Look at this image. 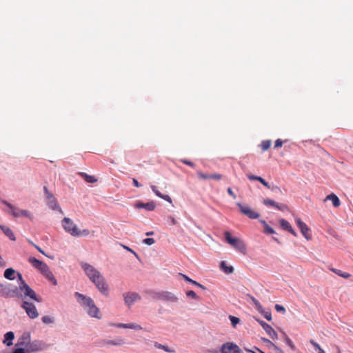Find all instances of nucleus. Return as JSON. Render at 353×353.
<instances>
[{"mask_svg":"<svg viewBox=\"0 0 353 353\" xmlns=\"http://www.w3.org/2000/svg\"><path fill=\"white\" fill-rule=\"evenodd\" d=\"M42 322L46 324H50L54 322L53 319L49 316H44L41 318Z\"/></svg>","mask_w":353,"mask_h":353,"instance_id":"obj_38","label":"nucleus"},{"mask_svg":"<svg viewBox=\"0 0 353 353\" xmlns=\"http://www.w3.org/2000/svg\"><path fill=\"white\" fill-rule=\"evenodd\" d=\"M50 268H48V266L45 263H43V265L41 266V268H39V270L41 271V272L43 274V275L45 274L46 272H47L48 270H49Z\"/></svg>","mask_w":353,"mask_h":353,"instance_id":"obj_47","label":"nucleus"},{"mask_svg":"<svg viewBox=\"0 0 353 353\" xmlns=\"http://www.w3.org/2000/svg\"><path fill=\"white\" fill-rule=\"evenodd\" d=\"M155 346L157 347H158L159 349H162L164 351H165L166 352H170V353H174L175 352V351L174 350H171L169 348L168 346L167 345H161L160 343H155Z\"/></svg>","mask_w":353,"mask_h":353,"instance_id":"obj_35","label":"nucleus"},{"mask_svg":"<svg viewBox=\"0 0 353 353\" xmlns=\"http://www.w3.org/2000/svg\"><path fill=\"white\" fill-rule=\"evenodd\" d=\"M296 223L303 236L307 240H310L312 239V236L310 233V230L307 225L304 222H303L300 218H296Z\"/></svg>","mask_w":353,"mask_h":353,"instance_id":"obj_13","label":"nucleus"},{"mask_svg":"<svg viewBox=\"0 0 353 353\" xmlns=\"http://www.w3.org/2000/svg\"><path fill=\"white\" fill-rule=\"evenodd\" d=\"M125 248L127 250H128V251H130V252H132L135 256H137V254H136V252H134V251H133L132 250H131L130 248H129L128 247H125Z\"/></svg>","mask_w":353,"mask_h":353,"instance_id":"obj_59","label":"nucleus"},{"mask_svg":"<svg viewBox=\"0 0 353 353\" xmlns=\"http://www.w3.org/2000/svg\"><path fill=\"white\" fill-rule=\"evenodd\" d=\"M247 177L248 178V179H250V181H258L261 183V179H263L262 177L261 176H255V175H253V174H248L247 175Z\"/></svg>","mask_w":353,"mask_h":353,"instance_id":"obj_41","label":"nucleus"},{"mask_svg":"<svg viewBox=\"0 0 353 353\" xmlns=\"http://www.w3.org/2000/svg\"><path fill=\"white\" fill-rule=\"evenodd\" d=\"M21 307L26 311L30 319H35L39 316L36 306L32 303L23 301Z\"/></svg>","mask_w":353,"mask_h":353,"instance_id":"obj_8","label":"nucleus"},{"mask_svg":"<svg viewBox=\"0 0 353 353\" xmlns=\"http://www.w3.org/2000/svg\"><path fill=\"white\" fill-rule=\"evenodd\" d=\"M133 185L137 188L141 187V184L139 183V181L136 179H132Z\"/></svg>","mask_w":353,"mask_h":353,"instance_id":"obj_55","label":"nucleus"},{"mask_svg":"<svg viewBox=\"0 0 353 353\" xmlns=\"http://www.w3.org/2000/svg\"><path fill=\"white\" fill-rule=\"evenodd\" d=\"M29 263L35 268L39 270L41 266L43 265V262L37 259L34 257H30L28 259Z\"/></svg>","mask_w":353,"mask_h":353,"instance_id":"obj_27","label":"nucleus"},{"mask_svg":"<svg viewBox=\"0 0 353 353\" xmlns=\"http://www.w3.org/2000/svg\"><path fill=\"white\" fill-rule=\"evenodd\" d=\"M264 232L268 234H272L275 233L274 230L270 225H267L264 227Z\"/></svg>","mask_w":353,"mask_h":353,"instance_id":"obj_40","label":"nucleus"},{"mask_svg":"<svg viewBox=\"0 0 353 353\" xmlns=\"http://www.w3.org/2000/svg\"><path fill=\"white\" fill-rule=\"evenodd\" d=\"M261 183H262L265 187H266L267 188L270 189V185L268 184V182H266L263 179H261Z\"/></svg>","mask_w":353,"mask_h":353,"instance_id":"obj_56","label":"nucleus"},{"mask_svg":"<svg viewBox=\"0 0 353 353\" xmlns=\"http://www.w3.org/2000/svg\"><path fill=\"white\" fill-rule=\"evenodd\" d=\"M222 179V175L220 174H212L210 175V179L220 180Z\"/></svg>","mask_w":353,"mask_h":353,"instance_id":"obj_46","label":"nucleus"},{"mask_svg":"<svg viewBox=\"0 0 353 353\" xmlns=\"http://www.w3.org/2000/svg\"><path fill=\"white\" fill-rule=\"evenodd\" d=\"M6 265V263L5 261L3 259L1 256H0V266L1 267H5Z\"/></svg>","mask_w":353,"mask_h":353,"instance_id":"obj_57","label":"nucleus"},{"mask_svg":"<svg viewBox=\"0 0 353 353\" xmlns=\"http://www.w3.org/2000/svg\"><path fill=\"white\" fill-rule=\"evenodd\" d=\"M41 350V345L37 342L29 343L26 347V351L27 353H35Z\"/></svg>","mask_w":353,"mask_h":353,"instance_id":"obj_19","label":"nucleus"},{"mask_svg":"<svg viewBox=\"0 0 353 353\" xmlns=\"http://www.w3.org/2000/svg\"><path fill=\"white\" fill-rule=\"evenodd\" d=\"M147 236H150V235H153L154 234V232L151 231V232H146L145 234Z\"/></svg>","mask_w":353,"mask_h":353,"instance_id":"obj_61","label":"nucleus"},{"mask_svg":"<svg viewBox=\"0 0 353 353\" xmlns=\"http://www.w3.org/2000/svg\"><path fill=\"white\" fill-rule=\"evenodd\" d=\"M137 208H144L148 211H152L154 210L156 205L154 202L151 201L146 203L138 202L135 205Z\"/></svg>","mask_w":353,"mask_h":353,"instance_id":"obj_20","label":"nucleus"},{"mask_svg":"<svg viewBox=\"0 0 353 353\" xmlns=\"http://www.w3.org/2000/svg\"><path fill=\"white\" fill-rule=\"evenodd\" d=\"M44 191L49 207L54 210L59 209V211L62 212L61 209L59 208L55 197L48 191L46 187H44Z\"/></svg>","mask_w":353,"mask_h":353,"instance_id":"obj_12","label":"nucleus"},{"mask_svg":"<svg viewBox=\"0 0 353 353\" xmlns=\"http://www.w3.org/2000/svg\"><path fill=\"white\" fill-rule=\"evenodd\" d=\"M227 192H228V193L230 196H232L233 197V199H235L236 198V194L234 193V192L232 191V188H230V187H229V188H228V189H227Z\"/></svg>","mask_w":353,"mask_h":353,"instance_id":"obj_52","label":"nucleus"},{"mask_svg":"<svg viewBox=\"0 0 353 353\" xmlns=\"http://www.w3.org/2000/svg\"><path fill=\"white\" fill-rule=\"evenodd\" d=\"M186 295L188 297L193 299H198L199 296L196 295V294L193 290H188L186 292Z\"/></svg>","mask_w":353,"mask_h":353,"instance_id":"obj_39","label":"nucleus"},{"mask_svg":"<svg viewBox=\"0 0 353 353\" xmlns=\"http://www.w3.org/2000/svg\"><path fill=\"white\" fill-rule=\"evenodd\" d=\"M151 189L154 192V193L159 197L163 199V200L172 203V199L171 197L168 194H162L160 191L158 190L157 187L156 185H151Z\"/></svg>","mask_w":353,"mask_h":353,"instance_id":"obj_22","label":"nucleus"},{"mask_svg":"<svg viewBox=\"0 0 353 353\" xmlns=\"http://www.w3.org/2000/svg\"><path fill=\"white\" fill-rule=\"evenodd\" d=\"M197 175H198L199 178L201 179H210V174H204L201 171H198Z\"/></svg>","mask_w":353,"mask_h":353,"instance_id":"obj_42","label":"nucleus"},{"mask_svg":"<svg viewBox=\"0 0 353 353\" xmlns=\"http://www.w3.org/2000/svg\"><path fill=\"white\" fill-rule=\"evenodd\" d=\"M220 268L222 271H223L225 274H231L234 272V268L232 266H228L225 261H221L220 263Z\"/></svg>","mask_w":353,"mask_h":353,"instance_id":"obj_28","label":"nucleus"},{"mask_svg":"<svg viewBox=\"0 0 353 353\" xmlns=\"http://www.w3.org/2000/svg\"><path fill=\"white\" fill-rule=\"evenodd\" d=\"M282 145H283V141H281L280 139L276 140V141L274 143L275 148H281V147H282Z\"/></svg>","mask_w":353,"mask_h":353,"instance_id":"obj_50","label":"nucleus"},{"mask_svg":"<svg viewBox=\"0 0 353 353\" xmlns=\"http://www.w3.org/2000/svg\"><path fill=\"white\" fill-rule=\"evenodd\" d=\"M116 327H120V328H130L136 330H142V327L137 323H119L116 325Z\"/></svg>","mask_w":353,"mask_h":353,"instance_id":"obj_24","label":"nucleus"},{"mask_svg":"<svg viewBox=\"0 0 353 353\" xmlns=\"http://www.w3.org/2000/svg\"><path fill=\"white\" fill-rule=\"evenodd\" d=\"M79 303L83 307L87 314L92 318L101 319V314L99 309L95 305L93 299L79 292L74 293Z\"/></svg>","mask_w":353,"mask_h":353,"instance_id":"obj_2","label":"nucleus"},{"mask_svg":"<svg viewBox=\"0 0 353 353\" xmlns=\"http://www.w3.org/2000/svg\"><path fill=\"white\" fill-rule=\"evenodd\" d=\"M143 242L146 245H152L155 243V241L153 238H147L145 239Z\"/></svg>","mask_w":353,"mask_h":353,"instance_id":"obj_44","label":"nucleus"},{"mask_svg":"<svg viewBox=\"0 0 353 353\" xmlns=\"http://www.w3.org/2000/svg\"><path fill=\"white\" fill-rule=\"evenodd\" d=\"M3 203L9 208L10 210L8 212L13 216H25L29 218L30 219H32V216L28 210L18 209L14 205H12L6 201H3Z\"/></svg>","mask_w":353,"mask_h":353,"instance_id":"obj_7","label":"nucleus"},{"mask_svg":"<svg viewBox=\"0 0 353 353\" xmlns=\"http://www.w3.org/2000/svg\"><path fill=\"white\" fill-rule=\"evenodd\" d=\"M224 235L227 242L231 245L233 248L236 249L241 253L245 254L246 251V247L244 242L236 237H232L230 233L228 231L224 232Z\"/></svg>","mask_w":353,"mask_h":353,"instance_id":"obj_5","label":"nucleus"},{"mask_svg":"<svg viewBox=\"0 0 353 353\" xmlns=\"http://www.w3.org/2000/svg\"><path fill=\"white\" fill-rule=\"evenodd\" d=\"M279 223H280L281 228L284 230L289 232L290 234H292L294 236H297L296 232L293 230L290 223L288 221H286L285 219H281L279 221Z\"/></svg>","mask_w":353,"mask_h":353,"instance_id":"obj_18","label":"nucleus"},{"mask_svg":"<svg viewBox=\"0 0 353 353\" xmlns=\"http://www.w3.org/2000/svg\"><path fill=\"white\" fill-rule=\"evenodd\" d=\"M310 343L313 345V347L315 348V350H317L319 351V353L321 352V350H323L320 345L315 342L314 340L311 339L310 341Z\"/></svg>","mask_w":353,"mask_h":353,"instance_id":"obj_45","label":"nucleus"},{"mask_svg":"<svg viewBox=\"0 0 353 353\" xmlns=\"http://www.w3.org/2000/svg\"><path fill=\"white\" fill-rule=\"evenodd\" d=\"M152 297L156 300L171 303H176L178 301V298L173 293L167 291L153 292L152 294Z\"/></svg>","mask_w":353,"mask_h":353,"instance_id":"obj_6","label":"nucleus"},{"mask_svg":"<svg viewBox=\"0 0 353 353\" xmlns=\"http://www.w3.org/2000/svg\"><path fill=\"white\" fill-rule=\"evenodd\" d=\"M0 229L3 231L4 234L6 236H7L10 240H12V241L16 240L15 236H14L12 230L10 228L3 225H0Z\"/></svg>","mask_w":353,"mask_h":353,"instance_id":"obj_25","label":"nucleus"},{"mask_svg":"<svg viewBox=\"0 0 353 353\" xmlns=\"http://www.w3.org/2000/svg\"><path fill=\"white\" fill-rule=\"evenodd\" d=\"M31 244L34 246L36 248V249L41 253H42L43 254H44L45 256H47V254L37 245H35L33 242H30Z\"/></svg>","mask_w":353,"mask_h":353,"instance_id":"obj_54","label":"nucleus"},{"mask_svg":"<svg viewBox=\"0 0 353 353\" xmlns=\"http://www.w3.org/2000/svg\"><path fill=\"white\" fill-rule=\"evenodd\" d=\"M182 277L183 278V279L188 282V283H190L197 287H199L201 288V289L203 290H205V287L200 283H199L198 282H196V281H194L192 279H191L190 278H189L188 276L185 275V274H181Z\"/></svg>","mask_w":353,"mask_h":353,"instance_id":"obj_32","label":"nucleus"},{"mask_svg":"<svg viewBox=\"0 0 353 353\" xmlns=\"http://www.w3.org/2000/svg\"><path fill=\"white\" fill-rule=\"evenodd\" d=\"M50 268H48V266L45 263H43V265L41 266V268H39V270L41 271V272L43 274V275L45 274L46 272H47L48 270H49Z\"/></svg>","mask_w":353,"mask_h":353,"instance_id":"obj_48","label":"nucleus"},{"mask_svg":"<svg viewBox=\"0 0 353 353\" xmlns=\"http://www.w3.org/2000/svg\"><path fill=\"white\" fill-rule=\"evenodd\" d=\"M250 299L252 300V303H254L255 307L259 312H263V307L261 305V303L259 302L258 300H256L254 296H250Z\"/></svg>","mask_w":353,"mask_h":353,"instance_id":"obj_33","label":"nucleus"},{"mask_svg":"<svg viewBox=\"0 0 353 353\" xmlns=\"http://www.w3.org/2000/svg\"><path fill=\"white\" fill-rule=\"evenodd\" d=\"M43 276H46V278L48 280H49L50 282H52V283L54 285H57V279H55L54 274H52V272L50 270H48L47 272H46L45 274H43Z\"/></svg>","mask_w":353,"mask_h":353,"instance_id":"obj_30","label":"nucleus"},{"mask_svg":"<svg viewBox=\"0 0 353 353\" xmlns=\"http://www.w3.org/2000/svg\"><path fill=\"white\" fill-rule=\"evenodd\" d=\"M260 222L263 225V227L268 225V223L264 220H260Z\"/></svg>","mask_w":353,"mask_h":353,"instance_id":"obj_60","label":"nucleus"},{"mask_svg":"<svg viewBox=\"0 0 353 353\" xmlns=\"http://www.w3.org/2000/svg\"><path fill=\"white\" fill-rule=\"evenodd\" d=\"M14 274L15 270L12 268L6 269L4 272L5 278L9 280H14L15 279Z\"/></svg>","mask_w":353,"mask_h":353,"instance_id":"obj_29","label":"nucleus"},{"mask_svg":"<svg viewBox=\"0 0 353 353\" xmlns=\"http://www.w3.org/2000/svg\"><path fill=\"white\" fill-rule=\"evenodd\" d=\"M330 270L335 273L336 274L339 275L341 277H343L344 279H348L350 277V274L347 272H345L341 271V270H338L336 268H330Z\"/></svg>","mask_w":353,"mask_h":353,"instance_id":"obj_31","label":"nucleus"},{"mask_svg":"<svg viewBox=\"0 0 353 353\" xmlns=\"http://www.w3.org/2000/svg\"><path fill=\"white\" fill-rule=\"evenodd\" d=\"M30 342V335L29 333L25 332L19 339L16 346L27 347L28 343Z\"/></svg>","mask_w":353,"mask_h":353,"instance_id":"obj_17","label":"nucleus"},{"mask_svg":"<svg viewBox=\"0 0 353 353\" xmlns=\"http://www.w3.org/2000/svg\"><path fill=\"white\" fill-rule=\"evenodd\" d=\"M221 353H241V350L237 345L228 342L222 345Z\"/></svg>","mask_w":353,"mask_h":353,"instance_id":"obj_11","label":"nucleus"},{"mask_svg":"<svg viewBox=\"0 0 353 353\" xmlns=\"http://www.w3.org/2000/svg\"><path fill=\"white\" fill-rule=\"evenodd\" d=\"M319 353H325L323 350H321V352Z\"/></svg>","mask_w":353,"mask_h":353,"instance_id":"obj_63","label":"nucleus"},{"mask_svg":"<svg viewBox=\"0 0 353 353\" xmlns=\"http://www.w3.org/2000/svg\"><path fill=\"white\" fill-rule=\"evenodd\" d=\"M25 352H26V351L22 347L16 348L13 351V353H25Z\"/></svg>","mask_w":353,"mask_h":353,"instance_id":"obj_53","label":"nucleus"},{"mask_svg":"<svg viewBox=\"0 0 353 353\" xmlns=\"http://www.w3.org/2000/svg\"><path fill=\"white\" fill-rule=\"evenodd\" d=\"M275 310L276 312H282L283 313H284L285 312V307L279 304L275 305Z\"/></svg>","mask_w":353,"mask_h":353,"instance_id":"obj_49","label":"nucleus"},{"mask_svg":"<svg viewBox=\"0 0 353 353\" xmlns=\"http://www.w3.org/2000/svg\"><path fill=\"white\" fill-rule=\"evenodd\" d=\"M169 219H170L172 224H173V225L177 224V221H176V220L174 217L170 216L169 217Z\"/></svg>","mask_w":353,"mask_h":353,"instance_id":"obj_58","label":"nucleus"},{"mask_svg":"<svg viewBox=\"0 0 353 353\" xmlns=\"http://www.w3.org/2000/svg\"><path fill=\"white\" fill-rule=\"evenodd\" d=\"M263 203L266 206H272L281 211H285L288 209V207L285 204H279L278 203H276L274 201L270 199H265L263 201Z\"/></svg>","mask_w":353,"mask_h":353,"instance_id":"obj_16","label":"nucleus"},{"mask_svg":"<svg viewBox=\"0 0 353 353\" xmlns=\"http://www.w3.org/2000/svg\"><path fill=\"white\" fill-rule=\"evenodd\" d=\"M248 352H252V353H254V352H252V350H247Z\"/></svg>","mask_w":353,"mask_h":353,"instance_id":"obj_64","label":"nucleus"},{"mask_svg":"<svg viewBox=\"0 0 353 353\" xmlns=\"http://www.w3.org/2000/svg\"><path fill=\"white\" fill-rule=\"evenodd\" d=\"M259 323L261 325V327L263 328V330L265 331V332L270 336V337L275 340L277 339V333L276 331L272 327V326L265 321L262 320H257Z\"/></svg>","mask_w":353,"mask_h":353,"instance_id":"obj_15","label":"nucleus"},{"mask_svg":"<svg viewBox=\"0 0 353 353\" xmlns=\"http://www.w3.org/2000/svg\"><path fill=\"white\" fill-rule=\"evenodd\" d=\"M81 266L98 290L103 295L108 296L110 293L109 285L101 272L94 267L86 263H82Z\"/></svg>","mask_w":353,"mask_h":353,"instance_id":"obj_1","label":"nucleus"},{"mask_svg":"<svg viewBox=\"0 0 353 353\" xmlns=\"http://www.w3.org/2000/svg\"><path fill=\"white\" fill-rule=\"evenodd\" d=\"M229 319L231 321L232 327H235L236 325L240 322V319L238 317L230 315Z\"/></svg>","mask_w":353,"mask_h":353,"instance_id":"obj_36","label":"nucleus"},{"mask_svg":"<svg viewBox=\"0 0 353 353\" xmlns=\"http://www.w3.org/2000/svg\"><path fill=\"white\" fill-rule=\"evenodd\" d=\"M14 339V334L13 332H8L4 335V339L3 343L6 344L7 346H10L12 345V340Z\"/></svg>","mask_w":353,"mask_h":353,"instance_id":"obj_23","label":"nucleus"},{"mask_svg":"<svg viewBox=\"0 0 353 353\" xmlns=\"http://www.w3.org/2000/svg\"><path fill=\"white\" fill-rule=\"evenodd\" d=\"M181 161L185 164V165H188L190 167H194L195 164L194 163H192V161H190L188 160H186V159H183V160H181Z\"/></svg>","mask_w":353,"mask_h":353,"instance_id":"obj_51","label":"nucleus"},{"mask_svg":"<svg viewBox=\"0 0 353 353\" xmlns=\"http://www.w3.org/2000/svg\"><path fill=\"white\" fill-rule=\"evenodd\" d=\"M285 341L287 345L292 350H294L296 349L295 345H294L292 340L285 334Z\"/></svg>","mask_w":353,"mask_h":353,"instance_id":"obj_37","label":"nucleus"},{"mask_svg":"<svg viewBox=\"0 0 353 353\" xmlns=\"http://www.w3.org/2000/svg\"><path fill=\"white\" fill-rule=\"evenodd\" d=\"M62 226L64 230L72 236H87L90 234L88 229L79 230L73 221L68 217L63 219Z\"/></svg>","mask_w":353,"mask_h":353,"instance_id":"obj_3","label":"nucleus"},{"mask_svg":"<svg viewBox=\"0 0 353 353\" xmlns=\"http://www.w3.org/2000/svg\"><path fill=\"white\" fill-rule=\"evenodd\" d=\"M271 146V141L270 140H265L263 141L260 145V147L263 151H265L268 150Z\"/></svg>","mask_w":353,"mask_h":353,"instance_id":"obj_34","label":"nucleus"},{"mask_svg":"<svg viewBox=\"0 0 353 353\" xmlns=\"http://www.w3.org/2000/svg\"><path fill=\"white\" fill-rule=\"evenodd\" d=\"M274 188L278 190H279V191H281L280 188L279 187H277V186L274 187Z\"/></svg>","mask_w":353,"mask_h":353,"instance_id":"obj_62","label":"nucleus"},{"mask_svg":"<svg viewBox=\"0 0 353 353\" xmlns=\"http://www.w3.org/2000/svg\"><path fill=\"white\" fill-rule=\"evenodd\" d=\"M79 174L87 182L90 183H93L97 181V179L91 175H88L85 172H79Z\"/></svg>","mask_w":353,"mask_h":353,"instance_id":"obj_26","label":"nucleus"},{"mask_svg":"<svg viewBox=\"0 0 353 353\" xmlns=\"http://www.w3.org/2000/svg\"><path fill=\"white\" fill-rule=\"evenodd\" d=\"M261 314H262L263 315V316L268 320V321H271L272 320V314L270 312H268V311H265L263 310V312H260Z\"/></svg>","mask_w":353,"mask_h":353,"instance_id":"obj_43","label":"nucleus"},{"mask_svg":"<svg viewBox=\"0 0 353 353\" xmlns=\"http://www.w3.org/2000/svg\"><path fill=\"white\" fill-rule=\"evenodd\" d=\"M236 205L239 207L240 212L250 219H255L259 217L260 214L258 212H254L249 206L243 205L240 203H236Z\"/></svg>","mask_w":353,"mask_h":353,"instance_id":"obj_10","label":"nucleus"},{"mask_svg":"<svg viewBox=\"0 0 353 353\" xmlns=\"http://www.w3.org/2000/svg\"><path fill=\"white\" fill-rule=\"evenodd\" d=\"M327 201H331L332 202L333 206L335 208H338L341 205V202H340L339 197L334 193H332V194L327 195L324 199L323 201L325 202Z\"/></svg>","mask_w":353,"mask_h":353,"instance_id":"obj_21","label":"nucleus"},{"mask_svg":"<svg viewBox=\"0 0 353 353\" xmlns=\"http://www.w3.org/2000/svg\"><path fill=\"white\" fill-rule=\"evenodd\" d=\"M19 289L23 293L25 297H29L35 301L40 303L42 301L41 297L38 296L35 292L25 282L21 273H17Z\"/></svg>","mask_w":353,"mask_h":353,"instance_id":"obj_4","label":"nucleus"},{"mask_svg":"<svg viewBox=\"0 0 353 353\" xmlns=\"http://www.w3.org/2000/svg\"><path fill=\"white\" fill-rule=\"evenodd\" d=\"M0 294L4 297H15L18 296V288H11L10 285L0 284Z\"/></svg>","mask_w":353,"mask_h":353,"instance_id":"obj_9","label":"nucleus"},{"mask_svg":"<svg viewBox=\"0 0 353 353\" xmlns=\"http://www.w3.org/2000/svg\"><path fill=\"white\" fill-rule=\"evenodd\" d=\"M125 303L130 307L134 302L141 299V296L137 292H128L123 294Z\"/></svg>","mask_w":353,"mask_h":353,"instance_id":"obj_14","label":"nucleus"}]
</instances>
